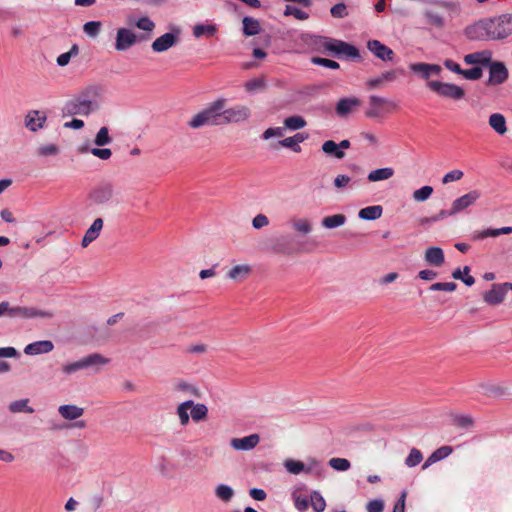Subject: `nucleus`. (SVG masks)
Here are the masks:
<instances>
[{
	"mask_svg": "<svg viewBox=\"0 0 512 512\" xmlns=\"http://www.w3.org/2000/svg\"><path fill=\"white\" fill-rule=\"evenodd\" d=\"M465 36L474 41H497L512 35V14L483 18L464 30Z\"/></svg>",
	"mask_w": 512,
	"mask_h": 512,
	"instance_id": "f257e3e1",
	"label": "nucleus"
},
{
	"mask_svg": "<svg viewBox=\"0 0 512 512\" xmlns=\"http://www.w3.org/2000/svg\"><path fill=\"white\" fill-rule=\"evenodd\" d=\"M98 88L88 87L65 104V111L69 115L88 116L99 109L97 100Z\"/></svg>",
	"mask_w": 512,
	"mask_h": 512,
	"instance_id": "f03ea898",
	"label": "nucleus"
},
{
	"mask_svg": "<svg viewBox=\"0 0 512 512\" xmlns=\"http://www.w3.org/2000/svg\"><path fill=\"white\" fill-rule=\"evenodd\" d=\"M425 3L430 4L432 7L425 8L422 11V16L427 25L436 29H442L446 25L444 15L436 7L452 11L458 9L456 3L446 0H425Z\"/></svg>",
	"mask_w": 512,
	"mask_h": 512,
	"instance_id": "7ed1b4c3",
	"label": "nucleus"
},
{
	"mask_svg": "<svg viewBox=\"0 0 512 512\" xmlns=\"http://www.w3.org/2000/svg\"><path fill=\"white\" fill-rule=\"evenodd\" d=\"M109 359L105 358L99 353L89 354L78 361L68 363L62 366V372L65 375H71L79 370L91 369L92 372L97 373L100 367L108 364Z\"/></svg>",
	"mask_w": 512,
	"mask_h": 512,
	"instance_id": "20e7f679",
	"label": "nucleus"
},
{
	"mask_svg": "<svg viewBox=\"0 0 512 512\" xmlns=\"http://www.w3.org/2000/svg\"><path fill=\"white\" fill-rule=\"evenodd\" d=\"M115 196V186L111 181H102L91 188L87 195L90 205L104 206L111 203Z\"/></svg>",
	"mask_w": 512,
	"mask_h": 512,
	"instance_id": "39448f33",
	"label": "nucleus"
},
{
	"mask_svg": "<svg viewBox=\"0 0 512 512\" xmlns=\"http://www.w3.org/2000/svg\"><path fill=\"white\" fill-rule=\"evenodd\" d=\"M8 315L9 317H22V318H52L53 314L49 311L38 310L33 307H11L9 302L3 301L0 303V316Z\"/></svg>",
	"mask_w": 512,
	"mask_h": 512,
	"instance_id": "423d86ee",
	"label": "nucleus"
},
{
	"mask_svg": "<svg viewBox=\"0 0 512 512\" xmlns=\"http://www.w3.org/2000/svg\"><path fill=\"white\" fill-rule=\"evenodd\" d=\"M427 87L439 96L455 101L465 96L464 89L452 83L431 80L427 82Z\"/></svg>",
	"mask_w": 512,
	"mask_h": 512,
	"instance_id": "0eeeda50",
	"label": "nucleus"
},
{
	"mask_svg": "<svg viewBox=\"0 0 512 512\" xmlns=\"http://www.w3.org/2000/svg\"><path fill=\"white\" fill-rule=\"evenodd\" d=\"M150 35L141 36L140 38L130 29L119 28L116 33L115 49L117 51H126L135 45L138 41L148 40Z\"/></svg>",
	"mask_w": 512,
	"mask_h": 512,
	"instance_id": "6e6552de",
	"label": "nucleus"
},
{
	"mask_svg": "<svg viewBox=\"0 0 512 512\" xmlns=\"http://www.w3.org/2000/svg\"><path fill=\"white\" fill-rule=\"evenodd\" d=\"M222 123H239L248 120L251 111L247 106L236 105L230 108L222 109Z\"/></svg>",
	"mask_w": 512,
	"mask_h": 512,
	"instance_id": "1a4fd4ad",
	"label": "nucleus"
},
{
	"mask_svg": "<svg viewBox=\"0 0 512 512\" xmlns=\"http://www.w3.org/2000/svg\"><path fill=\"white\" fill-rule=\"evenodd\" d=\"M179 35L180 31L178 29H176L174 32H167L152 42L151 49L155 53L166 52L178 43Z\"/></svg>",
	"mask_w": 512,
	"mask_h": 512,
	"instance_id": "9d476101",
	"label": "nucleus"
},
{
	"mask_svg": "<svg viewBox=\"0 0 512 512\" xmlns=\"http://www.w3.org/2000/svg\"><path fill=\"white\" fill-rule=\"evenodd\" d=\"M481 192L479 190H470L464 195L454 199L451 203V206L456 215L465 212L469 207L476 204V202L480 199Z\"/></svg>",
	"mask_w": 512,
	"mask_h": 512,
	"instance_id": "9b49d317",
	"label": "nucleus"
},
{
	"mask_svg": "<svg viewBox=\"0 0 512 512\" xmlns=\"http://www.w3.org/2000/svg\"><path fill=\"white\" fill-rule=\"evenodd\" d=\"M226 106V99L218 98L210 103L202 113L209 121L210 125H221L222 123V109Z\"/></svg>",
	"mask_w": 512,
	"mask_h": 512,
	"instance_id": "f8f14e48",
	"label": "nucleus"
},
{
	"mask_svg": "<svg viewBox=\"0 0 512 512\" xmlns=\"http://www.w3.org/2000/svg\"><path fill=\"white\" fill-rule=\"evenodd\" d=\"M320 466V462L314 458H312L308 465L306 466L303 462L293 459H287L284 462V467L286 470L294 475H298L302 472L305 473H319L318 468Z\"/></svg>",
	"mask_w": 512,
	"mask_h": 512,
	"instance_id": "ddd939ff",
	"label": "nucleus"
},
{
	"mask_svg": "<svg viewBox=\"0 0 512 512\" xmlns=\"http://www.w3.org/2000/svg\"><path fill=\"white\" fill-rule=\"evenodd\" d=\"M487 67L489 68L488 85H501L508 79V69L503 62L491 60Z\"/></svg>",
	"mask_w": 512,
	"mask_h": 512,
	"instance_id": "4468645a",
	"label": "nucleus"
},
{
	"mask_svg": "<svg viewBox=\"0 0 512 512\" xmlns=\"http://www.w3.org/2000/svg\"><path fill=\"white\" fill-rule=\"evenodd\" d=\"M367 49L378 59L384 62L393 61L395 53L388 46L379 40H369L367 42Z\"/></svg>",
	"mask_w": 512,
	"mask_h": 512,
	"instance_id": "2eb2a0df",
	"label": "nucleus"
},
{
	"mask_svg": "<svg viewBox=\"0 0 512 512\" xmlns=\"http://www.w3.org/2000/svg\"><path fill=\"white\" fill-rule=\"evenodd\" d=\"M467 65H477L479 67H487L492 60V51L482 50L466 54L463 58Z\"/></svg>",
	"mask_w": 512,
	"mask_h": 512,
	"instance_id": "dca6fc26",
	"label": "nucleus"
},
{
	"mask_svg": "<svg viewBox=\"0 0 512 512\" xmlns=\"http://www.w3.org/2000/svg\"><path fill=\"white\" fill-rule=\"evenodd\" d=\"M410 70L419 74L422 78L428 80L431 75H440L442 68L437 64L429 63H412L409 66Z\"/></svg>",
	"mask_w": 512,
	"mask_h": 512,
	"instance_id": "f3484780",
	"label": "nucleus"
},
{
	"mask_svg": "<svg viewBox=\"0 0 512 512\" xmlns=\"http://www.w3.org/2000/svg\"><path fill=\"white\" fill-rule=\"evenodd\" d=\"M260 441L258 434H251L243 438H232L230 445L233 449L239 451H249L255 448Z\"/></svg>",
	"mask_w": 512,
	"mask_h": 512,
	"instance_id": "a211bd4d",
	"label": "nucleus"
},
{
	"mask_svg": "<svg viewBox=\"0 0 512 512\" xmlns=\"http://www.w3.org/2000/svg\"><path fill=\"white\" fill-rule=\"evenodd\" d=\"M396 78H397L396 70L385 71L378 76L368 79L366 81V86L370 90L383 88L386 83L393 82L396 80Z\"/></svg>",
	"mask_w": 512,
	"mask_h": 512,
	"instance_id": "6ab92c4d",
	"label": "nucleus"
},
{
	"mask_svg": "<svg viewBox=\"0 0 512 512\" xmlns=\"http://www.w3.org/2000/svg\"><path fill=\"white\" fill-rule=\"evenodd\" d=\"M506 293L501 284H493L489 291L483 294L484 301L489 305H498L505 299Z\"/></svg>",
	"mask_w": 512,
	"mask_h": 512,
	"instance_id": "aec40b11",
	"label": "nucleus"
},
{
	"mask_svg": "<svg viewBox=\"0 0 512 512\" xmlns=\"http://www.w3.org/2000/svg\"><path fill=\"white\" fill-rule=\"evenodd\" d=\"M361 104L360 100L355 97L342 98L336 104V113L340 117H346Z\"/></svg>",
	"mask_w": 512,
	"mask_h": 512,
	"instance_id": "412c9836",
	"label": "nucleus"
},
{
	"mask_svg": "<svg viewBox=\"0 0 512 512\" xmlns=\"http://www.w3.org/2000/svg\"><path fill=\"white\" fill-rule=\"evenodd\" d=\"M102 228H103V219L96 218L93 221V223L91 224V226L86 230V232L82 238V241H81L82 247L86 248V247H88V245L90 243L95 241L99 237Z\"/></svg>",
	"mask_w": 512,
	"mask_h": 512,
	"instance_id": "4be33fe9",
	"label": "nucleus"
},
{
	"mask_svg": "<svg viewBox=\"0 0 512 512\" xmlns=\"http://www.w3.org/2000/svg\"><path fill=\"white\" fill-rule=\"evenodd\" d=\"M424 260L431 266L440 267L445 262L444 252L440 247H428L424 253Z\"/></svg>",
	"mask_w": 512,
	"mask_h": 512,
	"instance_id": "5701e85b",
	"label": "nucleus"
},
{
	"mask_svg": "<svg viewBox=\"0 0 512 512\" xmlns=\"http://www.w3.org/2000/svg\"><path fill=\"white\" fill-rule=\"evenodd\" d=\"M54 349V344L50 340H41L28 344L24 348V353L27 355H39L51 352Z\"/></svg>",
	"mask_w": 512,
	"mask_h": 512,
	"instance_id": "b1692460",
	"label": "nucleus"
},
{
	"mask_svg": "<svg viewBox=\"0 0 512 512\" xmlns=\"http://www.w3.org/2000/svg\"><path fill=\"white\" fill-rule=\"evenodd\" d=\"M291 229L300 236L309 235L313 230L312 222L305 217H293L290 219Z\"/></svg>",
	"mask_w": 512,
	"mask_h": 512,
	"instance_id": "393cba45",
	"label": "nucleus"
},
{
	"mask_svg": "<svg viewBox=\"0 0 512 512\" xmlns=\"http://www.w3.org/2000/svg\"><path fill=\"white\" fill-rule=\"evenodd\" d=\"M503 234H512V226L501 228H487L481 231H476L472 235L473 240H482L487 237H498Z\"/></svg>",
	"mask_w": 512,
	"mask_h": 512,
	"instance_id": "a878e982",
	"label": "nucleus"
},
{
	"mask_svg": "<svg viewBox=\"0 0 512 512\" xmlns=\"http://www.w3.org/2000/svg\"><path fill=\"white\" fill-rule=\"evenodd\" d=\"M58 413L65 420H76L84 414V408L73 404H65L58 407Z\"/></svg>",
	"mask_w": 512,
	"mask_h": 512,
	"instance_id": "bb28decb",
	"label": "nucleus"
},
{
	"mask_svg": "<svg viewBox=\"0 0 512 512\" xmlns=\"http://www.w3.org/2000/svg\"><path fill=\"white\" fill-rule=\"evenodd\" d=\"M307 138L308 135L306 133H297L294 136L280 140L278 144L282 147L289 148L292 151L299 153L301 151L299 144L304 142Z\"/></svg>",
	"mask_w": 512,
	"mask_h": 512,
	"instance_id": "cd10ccee",
	"label": "nucleus"
},
{
	"mask_svg": "<svg viewBox=\"0 0 512 512\" xmlns=\"http://www.w3.org/2000/svg\"><path fill=\"white\" fill-rule=\"evenodd\" d=\"M45 121L46 116L40 115L39 111H30L25 118V126L35 132L43 127Z\"/></svg>",
	"mask_w": 512,
	"mask_h": 512,
	"instance_id": "c85d7f7f",
	"label": "nucleus"
},
{
	"mask_svg": "<svg viewBox=\"0 0 512 512\" xmlns=\"http://www.w3.org/2000/svg\"><path fill=\"white\" fill-rule=\"evenodd\" d=\"M192 405L193 401L187 400L180 403L176 408V414L182 426H187L189 424Z\"/></svg>",
	"mask_w": 512,
	"mask_h": 512,
	"instance_id": "c756f323",
	"label": "nucleus"
},
{
	"mask_svg": "<svg viewBox=\"0 0 512 512\" xmlns=\"http://www.w3.org/2000/svg\"><path fill=\"white\" fill-rule=\"evenodd\" d=\"M79 153H91L93 156L101 159V160H108L112 156V151L109 148H103V147H95V148H89L88 145H82L78 148Z\"/></svg>",
	"mask_w": 512,
	"mask_h": 512,
	"instance_id": "7c9ffc66",
	"label": "nucleus"
},
{
	"mask_svg": "<svg viewBox=\"0 0 512 512\" xmlns=\"http://www.w3.org/2000/svg\"><path fill=\"white\" fill-rule=\"evenodd\" d=\"M394 175V169L391 167H384L372 170L369 172L367 179L369 182H378L390 179Z\"/></svg>",
	"mask_w": 512,
	"mask_h": 512,
	"instance_id": "2f4dec72",
	"label": "nucleus"
},
{
	"mask_svg": "<svg viewBox=\"0 0 512 512\" xmlns=\"http://www.w3.org/2000/svg\"><path fill=\"white\" fill-rule=\"evenodd\" d=\"M382 213H383L382 206L374 205V206H368V207L362 208L359 211L358 216H359V218H361L363 220L371 221V220L379 219L382 216Z\"/></svg>",
	"mask_w": 512,
	"mask_h": 512,
	"instance_id": "473e14b6",
	"label": "nucleus"
},
{
	"mask_svg": "<svg viewBox=\"0 0 512 512\" xmlns=\"http://www.w3.org/2000/svg\"><path fill=\"white\" fill-rule=\"evenodd\" d=\"M243 34L245 36H254L259 34L261 27L260 22L252 17L246 16L242 20Z\"/></svg>",
	"mask_w": 512,
	"mask_h": 512,
	"instance_id": "72a5a7b5",
	"label": "nucleus"
},
{
	"mask_svg": "<svg viewBox=\"0 0 512 512\" xmlns=\"http://www.w3.org/2000/svg\"><path fill=\"white\" fill-rule=\"evenodd\" d=\"M346 220L347 218L344 214H334L324 217L321 221V225L326 229H335L343 226Z\"/></svg>",
	"mask_w": 512,
	"mask_h": 512,
	"instance_id": "f704fd0d",
	"label": "nucleus"
},
{
	"mask_svg": "<svg viewBox=\"0 0 512 512\" xmlns=\"http://www.w3.org/2000/svg\"><path fill=\"white\" fill-rule=\"evenodd\" d=\"M490 127L500 135H503L507 131L505 117L500 113L491 114L489 117Z\"/></svg>",
	"mask_w": 512,
	"mask_h": 512,
	"instance_id": "c9c22d12",
	"label": "nucleus"
},
{
	"mask_svg": "<svg viewBox=\"0 0 512 512\" xmlns=\"http://www.w3.org/2000/svg\"><path fill=\"white\" fill-rule=\"evenodd\" d=\"M250 272L251 267L249 265H236L228 272V277L234 281H242L249 276Z\"/></svg>",
	"mask_w": 512,
	"mask_h": 512,
	"instance_id": "e433bc0d",
	"label": "nucleus"
},
{
	"mask_svg": "<svg viewBox=\"0 0 512 512\" xmlns=\"http://www.w3.org/2000/svg\"><path fill=\"white\" fill-rule=\"evenodd\" d=\"M267 87L266 81L263 77L253 78L244 83V89L250 94L264 91Z\"/></svg>",
	"mask_w": 512,
	"mask_h": 512,
	"instance_id": "4c0bfd02",
	"label": "nucleus"
},
{
	"mask_svg": "<svg viewBox=\"0 0 512 512\" xmlns=\"http://www.w3.org/2000/svg\"><path fill=\"white\" fill-rule=\"evenodd\" d=\"M217 32V27L213 24H197L193 27V35L196 38L213 37Z\"/></svg>",
	"mask_w": 512,
	"mask_h": 512,
	"instance_id": "58836bf2",
	"label": "nucleus"
},
{
	"mask_svg": "<svg viewBox=\"0 0 512 512\" xmlns=\"http://www.w3.org/2000/svg\"><path fill=\"white\" fill-rule=\"evenodd\" d=\"M321 148L325 154L334 156L337 159H343L345 157V152L339 149V145L333 140L325 141Z\"/></svg>",
	"mask_w": 512,
	"mask_h": 512,
	"instance_id": "ea45409f",
	"label": "nucleus"
},
{
	"mask_svg": "<svg viewBox=\"0 0 512 512\" xmlns=\"http://www.w3.org/2000/svg\"><path fill=\"white\" fill-rule=\"evenodd\" d=\"M9 410L12 413H28L31 414L34 412V409L29 406V399H20L13 401L9 404Z\"/></svg>",
	"mask_w": 512,
	"mask_h": 512,
	"instance_id": "a19ab883",
	"label": "nucleus"
},
{
	"mask_svg": "<svg viewBox=\"0 0 512 512\" xmlns=\"http://www.w3.org/2000/svg\"><path fill=\"white\" fill-rule=\"evenodd\" d=\"M234 490L226 484H219L215 487V496L223 502H230L234 497Z\"/></svg>",
	"mask_w": 512,
	"mask_h": 512,
	"instance_id": "79ce46f5",
	"label": "nucleus"
},
{
	"mask_svg": "<svg viewBox=\"0 0 512 512\" xmlns=\"http://www.w3.org/2000/svg\"><path fill=\"white\" fill-rule=\"evenodd\" d=\"M208 408L203 403H194L191 407V418L195 422L203 421L207 418Z\"/></svg>",
	"mask_w": 512,
	"mask_h": 512,
	"instance_id": "37998d69",
	"label": "nucleus"
},
{
	"mask_svg": "<svg viewBox=\"0 0 512 512\" xmlns=\"http://www.w3.org/2000/svg\"><path fill=\"white\" fill-rule=\"evenodd\" d=\"M284 126L290 130H299L306 126V120L302 116H290L285 118Z\"/></svg>",
	"mask_w": 512,
	"mask_h": 512,
	"instance_id": "c03bdc74",
	"label": "nucleus"
},
{
	"mask_svg": "<svg viewBox=\"0 0 512 512\" xmlns=\"http://www.w3.org/2000/svg\"><path fill=\"white\" fill-rule=\"evenodd\" d=\"M79 54V47L77 44H73L68 52L62 53L57 57V64L60 67H64L69 64L71 58L76 57Z\"/></svg>",
	"mask_w": 512,
	"mask_h": 512,
	"instance_id": "a18cd8bd",
	"label": "nucleus"
},
{
	"mask_svg": "<svg viewBox=\"0 0 512 512\" xmlns=\"http://www.w3.org/2000/svg\"><path fill=\"white\" fill-rule=\"evenodd\" d=\"M111 142L112 138L109 135V129L106 126L101 127L94 138L95 145L103 147L109 145Z\"/></svg>",
	"mask_w": 512,
	"mask_h": 512,
	"instance_id": "49530a36",
	"label": "nucleus"
},
{
	"mask_svg": "<svg viewBox=\"0 0 512 512\" xmlns=\"http://www.w3.org/2000/svg\"><path fill=\"white\" fill-rule=\"evenodd\" d=\"M311 506L315 512H323L326 508V501L319 491H313L310 495Z\"/></svg>",
	"mask_w": 512,
	"mask_h": 512,
	"instance_id": "de8ad7c7",
	"label": "nucleus"
},
{
	"mask_svg": "<svg viewBox=\"0 0 512 512\" xmlns=\"http://www.w3.org/2000/svg\"><path fill=\"white\" fill-rule=\"evenodd\" d=\"M433 193V187L425 185L413 192V199L416 202H424L431 197Z\"/></svg>",
	"mask_w": 512,
	"mask_h": 512,
	"instance_id": "09e8293b",
	"label": "nucleus"
},
{
	"mask_svg": "<svg viewBox=\"0 0 512 512\" xmlns=\"http://www.w3.org/2000/svg\"><path fill=\"white\" fill-rule=\"evenodd\" d=\"M292 499L295 505V508L299 512H305L309 507V501L307 497L300 495L297 491L292 493Z\"/></svg>",
	"mask_w": 512,
	"mask_h": 512,
	"instance_id": "8fccbe9b",
	"label": "nucleus"
},
{
	"mask_svg": "<svg viewBox=\"0 0 512 512\" xmlns=\"http://www.w3.org/2000/svg\"><path fill=\"white\" fill-rule=\"evenodd\" d=\"M344 41L327 38L323 43V47L325 50L332 52L335 55H341L340 50L342 49L340 44H343Z\"/></svg>",
	"mask_w": 512,
	"mask_h": 512,
	"instance_id": "3c124183",
	"label": "nucleus"
},
{
	"mask_svg": "<svg viewBox=\"0 0 512 512\" xmlns=\"http://www.w3.org/2000/svg\"><path fill=\"white\" fill-rule=\"evenodd\" d=\"M284 15L294 16L297 20H306L309 18V14L307 12L292 5H286Z\"/></svg>",
	"mask_w": 512,
	"mask_h": 512,
	"instance_id": "603ef678",
	"label": "nucleus"
},
{
	"mask_svg": "<svg viewBox=\"0 0 512 512\" xmlns=\"http://www.w3.org/2000/svg\"><path fill=\"white\" fill-rule=\"evenodd\" d=\"M205 125H210L202 111L195 114L188 122V126L192 129H198Z\"/></svg>",
	"mask_w": 512,
	"mask_h": 512,
	"instance_id": "864d4df0",
	"label": "nucleus"
},
{
	"mask_svg": "<svg viewBox=\"0 0 512 512\" xmlns=\"http://www.w3.org/2000/svg\"><path fill=\"white\" fill-rule=\"evenodd\" d=\"M60 152L59 147L56 144H45L37 148V154L39 156H55Z\"/></svg>",
	"mask_w": 512,
	"mask_h": 512,
	"instance_id": "5fc2aeb1",
	"label": "nucleus"
},
{
	"mask_svg": "<svg viewBox=\"0 0 512 512\" xmlns=\"http://www.w3.org/2000/svg\"><path fill=\"white\" fill-rule=\"evenodd\" d=\"M423 459L422 453L420 450L413 448L411 449L409 455L405 459V464L408 467H415L418 465Z\"/></svg>",
	"mask_w": 512,
	"mask_h": 512,
	"instance_id": "6e6d98bb",
	"label": "nucleus"
},
{
	"mask_svg": "<svg viewBox=\"0 0 512 512\" xmlns=\"http://www.w3.org/2000/svg\"><path fill=\"white\" fill-rule=\"evenodd\" d=\"M329 466L337 471H347L351 464L345 458L335 457L329 460Z\"/></svg>",
	"mask_w": 512,
	"mask_h": 512,
	"instance_id": "4d7b16f0",
	"label": "nucleus"
},
{
	"mask_svg": "<svg viewBox=\"0 0 512 512\" xmlns=\"http://www.w3.org/2000/svg\"><path fill=\"white\" fill-rule=\"evenodd\" d=\"M483 75V69L475 66L471 69H463L461 76L467 80H479Z\"/></svg>",
	"mask_w": 512,
	"mask_h": 512,
	"instance_id": "13d9d810",
	"label": "nucleus"
},
{
	"mask_svg": "<svg viewBox=\"0 0 512 512\" xmlns=\"http://www.w3.org/2000/svg\"><path fill=\"white\" fill-rule=\"evenodd\" d=\"M100 28V21H89L84 24L83 31L90 37H96L100 32Z\"/></svg>",
	"mask_w": 512,
	"mask_h": 512,
	"instance_id": "bf43d9fd",
	"label": "nucleus"
},
{
	"mask_svg": "<svg viewBox=\"0 0 512 512\" xmlns=\"http://www.w3.org/2000/svg\"><path fill=\"white\" fill-rule=\"evenodd\" d=\"M342 49L340 50L341 54L343 55H346L348 58H351V59H358L360 58V53H359V50L347 43V42H344L343 44H340Z\"/></svg>",
	"mask_w": 512,
	"mask_h": 512,
	"instance_id": "052dcab7",
	"label": "nucleus"
},
{
	"mask_svg": "<svg viewBox=\"0 0 512 512\" xmlns=\"http://www.w3.org/2000/svg\"><path fill=\"white\" fill-rule=\"evenodd\" d=\"M464 176V173L462 170H459V169H455V170H452L448 173H446L443 177H442V184L446 185V184H449L451 182H456V181H459L463 178Z\"/></svg>",
	"mask_w": 512,
	"mask_h": 512,
	"instance_id": "680f3d73",
	"label": "nucleus"
},
{
	"mask_svg": "<svg viewBox=\"0 0 512 512\" xmlns=\"http://www.w3.org/2000/svg\"><path fill=\"white\" fill-rule=\"evenodd\" d=\"M457 288V285L456 283L454 282H445V283H442V282H437V283H434L432 284L430 287H429V290L430 291H446V292H453L455 291Z\"/></svg>",
	"mask_w": 512,
	"mask_h": 512,
	"instance_id": "e2e57ef3",
	"label": "nucleus"
},
{
	"mask_svg": "<svg viewBox=\"0 0 512 512\" xmlns=\"http://www.w3.org/2000/svg\"><path fill=\"white\" fill-rule=\"evenodd\" d=\"M140 30L152 32L155 29V23L147 16L141 17L135 23Z\"/></svg>",
	"mask_w": 512,
	"mask_h": 512,
	"instance_id": "0e129e2a",
	"label": "nucleus"
},
{
	"mask_svg": "<svg viewBox=\"0 0 512 512\" xmlns=\"http://www.w3.org/2000/svg\"><path fill=\"white\" fill-rule=\"evenodd\" d=\"M453 422L460 428L468 429L473 426V419L468 415H457Z\"/></svg>",
	"mask_w": 512,
	"mask_h": 512,
	"instance_id": "69168bd1",
	"label": "nucleus"
},
{
	"mask_svg": "<svg viewBox=\"0 0 512 512\" xmlns=\"http://www.w3.org/2000/svg\"><path fill=\"white\" fill-rule=\"evenodd\" d=\"M311 61L315 65H320L330 69H338L340 67L338 62L326 58L313 57Z\"/></svg>",
	"mask_w": 512,
	"mask_h": 512,
	"instance_id": "338daca9",
	"label": "nucleus"
},
{
	"mask_svg": "<svg viewBox=\"0 0 512 512\" xmlns=\"http://www.w3.org/2000/svg\"><path fill=\"white\" fill-rule=\"evenodd\" d=\"M330 13L334 18H344L348 15L347 7L344 3H338L332 6Z\"/></svg>",
	"mask_w": 512,
	"mask_h": 512,
	"instance_id": "774afa93",
	"label": "nucleus"
}]
</instances>
